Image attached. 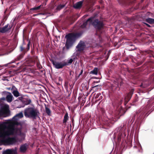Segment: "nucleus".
<instances>
[{
	"label": "nucleus",
	"mask_w": 154,
	"mask_h": 154,
	"mask_svg": "<svg viewBox=\"0 0 154 154\" xmlns=\"http://www.w3.org/2000/svg\"><path fill=\"white\" fill-rule=\"evenodd\" d=\"M100 95L101 94L100 93H98L96 95H95L94 96L95 98V99L98 98Z\"/></svg>",
	"instance_id": "nucleus-34"
},
{
	"label": "nucleus",
	"mask_w": 154,
	"mask_h": 154,
	"mask_svg": "<svg viewBox=\"0 0 154 154\" xmlns=\"http://www.w3.org/2000/svg\"><path fill=\"white\" fill-rule=\"evenodd\" d=\"M33 52L32 51H31V53H32V54H33Z\"/></svg>",
	"instance_id": "nucleus-49"
},
{
	"label": "nucleus",
	"mask_w": 154,
	"mask_h": 154,
	"mask_svg": "<svg viewBox=\"0 0 154 154\" xmlns=\"http://www.w3.org/2000/svg\"><path fill=\"white\" fill-rule=\"evenodd\" d=\"M145 24L146 25V26L149 27H150V25H149V24H147L146 23H145Z\"/></svg>",
	"instance_id": "nucleus-39"
},
{
	"label": "nucleus",
	"mask_w": 154,
	"mask_h": 154,
	"mask_svg": "<svg viewBox=\"0 0 154 154\" xmlns=\"http://www.w3.org/2000/svg\"><path fill=\"white\" fill-rule=\"evenodd\" d=\"M146 21L150 24H154V19L148 18L146 19Z\"/></svg>",
	"instance_id": "nucleus-22"
},
{
	"label": "nucleus",
	"mask_w": 154,
	"mask_h": 154,
	"mask_svg": "<svg viewBox=\"0 0 154 154\" xmlns=\"http://www.w3.org/2000/svg\"><path fill=\"white\" fill-rule=\"evenodd\" d=\"M39 60L38 59V57L37 56H34L32 57H30V60L29 61H31V63L34 64L35 62H37V61H39Z\"/></svg>",
	"instance_id": "nucleus-18"
},
{
	"label": "nucleus",
	"mask_w": 154,
	"mask_h": 154,
	"mask_svg": "<svg viewBox=\"0 0 154 154\" xmlns=\"http://www.w3.org/2000/svg\"><path fill=\"white\" fill-rule=\"evenodd\" d=\"M8 93V94L6 96V99L8 102H11L13 100V96L11 93Z\"/></svg>",
	"instance_id": "nucleus-17"
},
{
	"label": "nucleus",
	"mask_w": 154,
	"mask_h": 154,
	"mask_svg": "<svg viewBox=\"0 0 154 154\" xmlns=\"http://www.w3.org/2000/svg\"><path fill=\"white\" fill-rule=\"evenodd\" d=\"M69 86L71 87V85L70 84H69Z\"/></svg>",
	"instance_id": "nucleus-48"
},
{
	"label": "nucleus",
	"mask_w": 154,
	"mask_h": 154,
	"mask_svg": "<svg viewBox=\"0 0 154 154\" xmlns=\"http://www.w3.org/2000/svg\"><path fill=\"white\" fill-rule=\"evenodd\" d=\"M17 148L15 147L14 149H7L3 152L2 154H17Z\"/></svg>",
	"instance_id": "nucleus-12"
},
{
	"label": "nucleus",
	"mask_w": 154,
	"mask_h": 154,
	"mask_svg": "<svg viewBox=\"0 0 154 154\" xmlns=\"http://www.w3.org/2000/svg\"><path fill=\"white\" fill-rule=\"evenodd\" d=\"M69 82L67 81H65V82L64 86L65 88H68V85Z\"/></svg>",
	"instance_id": "nucleus-35"
},
{
	"label": "nucleus",
	"mask_w": 154,
	"mask_h": 154,
	"mask_svg": "<svg viewBox=\"0 0 154 154\" xmlns=\"http://www.w3.org/2000/svg\"><path fill=\"white\" fill-rule=\"evenodd\" d=\"M3 70V69H0V70Z\"/></svg>",
	"instance_id": "nucleus-45"
},
{
	"label": "nucleus",
	"mask_w": 154,
	"mask_h": 154,
	"mask_svg": "<svg viewBox=\"0 0 154 154\" xmlns=\"http://www.w3.org/2000/svg\"><path fill=\"white\" fill-rule=\"evenodd\" d=\"M148 56L149 57H150V56H149V55H148V56L147 57H148Z\"/></svg>",
	"instance_id": "nucleus-47"
},
{
	"label": "nucleus",
	"mask_w": 154,
	"mask_h": 154,
	"mask_svg": "<svg viewBox=\"0 0 154 154\" xmlns=\"http://www.w3.org/2000/svg\"><path fill=\"white\" fill-rule=\"evenodd\" d=\"M36 66L39 69H41L42 68V66L40 64L39 61H38L36 62Z\"/></svg>",
	"instance_id": "nucleus-30"
},
{
	"label": "nucleus",
	"mask_w": 154,
	"mask_h": 154,
	"mask_svg": "<svg viewBox=\"0 0 154 154\" xmlns=\"http://www.w3.org/2000/svg\"><path fill=\"white\" fill-rule=\"evenodd\" d=\"M21 134L20 130L15 128L13 124L4 122L0 125V138L2 143L8 145L13 144L17 142L16 138L9 137L6 138V137L14 134L20 135Z\"/></svg>",
	"instance_id": "nucleus-1"
},
{
	"label": "nucleus",
	"mask_w": 154,
	"mask_h": 154,
	"mask_svg": "<svg viewBox=\"0 0 154 154\" xmlns=\"http://www.w3.org/2000/svg\"><path fill=\"white\" fill-rule=\"evenodd\" d=\"M82 34L80 33H70L66 35L65 38L66 39L65 46L67 49L71 48L75 42L77 38Z\"/></svg>",
	"instance_id": "nucleus-3"
},
{
	"label": "nucleus",
	"mask_w": 154,
	"mask_h": 154,
	"mask_svg": "<svg viewBox=\"0 0 154 154\" xmlns=\"http://www.w3.org/2000/svg\"><path fill=\"white\" fill-rule=\"evenodd\" d=\"M24 114L26 118L33 120L36 119L37 118H39V111L33 107H29L25 109L24 111Z\"/></svg>",
	"instance_id": "nucleus-4"
},
{
	"label": "nucleus",
	"mask_w": 154,
	"mask_h": 154,
	"mask_svg": "<svg viewBox=\"0 0 154 154\" xmlns=\"http://www.w3.org/2000/svg\"><path fill=\"white\" fill-rule=\"evenodd\" d=\"M51 61L54 66L57 69L62 68L67 65L66 63H64V61L58 62L55 61L53 60H52Z\"/></svg>",
	"instance_id": "nucleus-6"
},
{
	"label": "nucleus",
	"mask_w": 154,
	"mask_h": 154,
	"mask_svg": "<svg viewBox=\"0 0 154 154\" xmlns=\"http://www.w3.org/2000/svg\"><path fill=\"white\" fill-rule=\"evenodd\" d=\"M83 1H81L77 2L74 5V8L76 9H80V8L82 5L83 3Z\"/></svg>",
	"instance_id": "nucleus-16"
},
{
	"label": "nucleus",
	"mask_w": 154,
	"mask_h": 154,
	"mask_svg": "<svg viewBox=\"0 0 154 154\" xmlns=\"http://www.w3.org/2000/svg\"><path fill=\"white\" fill-rule=\"evenodd\" d=\"M153 80L154 81V73L153 74Z\"/></svg>",
	"instance_id": "nucleus-42"
},
{
	"label": "nucleus",
	"mask_w": 154,
	"mask_h": 154,
	"mask_svg": "<svg viewBox=\"0 0 154 154\" xmlns=\"http://www.w3.org/2000/svg\"><path fill=\"white\" fill-rule=\"evenodd\" d=\"M31 103V100L30 99L27 100L25 104L26 105H28Z\"/></svg>",
	"instance_id": "nucleus-36"
},
{
	"label": "nucleus",
	"mask_w": 154,
	"mask_h": 154,
	"mask_svg": "<svg viewBox=\"0 0 154 154\" xmlns=\"http://www.w3.org/2000/svg\"><path fill=\"white\" fill-rule=\"evenodd\" d=\"M1 149V148H0V149Z\"/></svg>",
	"instance_id": "nucleus-52"
},
{
	"label": "nucleus",
	"mask_w": 154,
	"mask_h": 154,
	"mask_svg": "<svg viewBox=\"0 0 154 154\" xmlns=\"http://www.w3.org/2000/svg\"><path fill=\"white\" fill-rule=\"evenodd\" d=\"M1 116L4 115H8L10 113L9 107L8 105H5L0 108Z\"/></svg>",
	"instance_id": "nucleus-7"
},
{
	"label": "nucleus",
	"mask_w": 154,
	"mask_h": 154,
	"mask_svg": "<svg viewBox=\"0 0 154 154\" xmlns=\"http://www.w3.org/2000/svg\"><path fill=\"white\" fill-rule=\"evenodd\" d=\"M98 68H95L94 69L90 72V74H92L94 75H97L98 73Z\"/></svg>",
	"instance_id": "nucleus-24"
},
{
	"label": "nucleus",
	"mask_w": 154,
	"mask_h": 154,
	"mask_svg": "<svg viewBox=\"0 0 154 154\" xmlns=\"http://www.w3.org/2000/svg\"><path fill=\"white\" fill-rule=\"evenodd\" d=\"M83 69H82L81 70V71L80 72V73L79 75L78 76V77H79L82 73L83 72Z\"/></svg>",
	"instance_id": "nucleus-37"
},
{
	"label": "nucleus",
	"mask_w": 154,
	"mask_h": 154,
	"mask_svg": "<svg viewBox=\"0 0 154 154\" xmlns=\"http://www.w3.org/2000/svg\"><path fill=\"white\" fill-rule=\"evenodd\" d=\"M67 154H69L68 153H67Z\"/></svg>",
	"instance_id": "nucleus-51"
},
{
	"label": "nucleus",
	"mask_w": 154,
	"mask_h": 154,
	"mask_svg": "<svg viewBox=\"0 0 154 154\" xmlns=\"http://www.w3.org/2000/svg\"><path fill=\"white\" fill-rule=\"evenodd\" d=\"M45 110L46 113L47 114L48 116H50L51 115V111L50 109L48 108L47 106L45 104Z\"/></svg>",
	"instance_id": "nucleus-21"
},
{
	"label": "nucleus",
	"mask_w": 154,
	"mask_h": 154,
	"mask_svg": "<svg viewBox=\"0 0 154 154\" xmlns=\"http://www.w3.org/2000/svg\"><path fill=\"white\" fill-rule=\"evenodd\" d=\"M142 1L143 2V0H142Z\"/></svg>",
	"instance_id": "nucleus-50"
},
{
	"label": "nucleus",
	"mask_w": 154,
	"mask_h": 154,
	"mask_svg": "<svg viewBox=\"0 0 154 154\" xmlns=\"http://www.w3.org/2000/svg\"><path fill=\"white\" fill-rule=\"evenodd\" d=\"M65 6V5H60L57 6V10H60L61 9L63 8Z\"/></svg>",
	"instance_id": "nucleus-29"
},
{
	"label": "nucleus",
	"mask_w": 154,
	"mask_h": 154,
	"mask_svg": "<svg viewBox=\"0 0 154 154\" xmlns=\"http://www.w3.org/2000/svg\"><path fill=\"white\" fill-rule=\"evenodd\" d=\"M12 27V25H9L8 24L6 25L4 27H0V32L5 33L8 32Z\"/></svg>",
	"instance_id": "nucleus-10"
},
{
	"label": "nucleus",
	"mask_w": 154,
	"mask_h": 154,
	"mask_svg": "<svg viewBox=\"0 0 154 154\" xmlns=\"http://www.w3.org/2000/svg\"><path fill=\"white\" fill-rule=\"evenodd\" d=\"M23 115L22 112H20L19 113L17 114L12 118L13 121H17L19 119L23 117Z\"/></svg>",
	"instance_id": "nucleus-14"
},
{
	"label": "nucleus",
	"mask_w": 154,
	"mask_h": 154,
	"mask_svg": "<svg viewBox=\"0 0 154 154\" xmlns=\"http://www.w3.org/2000/svg\"><path fill=\"white\" fill-rule=\"evenodd\" d=\"M30 60V58H29L28 60H26V64H27L26 65L29 66H33L34 64L31 63V62L29 61Z\"/></svg>",
	"instance_id": "nucleus-25"
},
{
	"label": "nucleus",
	"mask_w": 154,
	"mask_h": 154,
	"mask_svg": "<svg viewBox=\"0 0 154 154\" xmlns=\"http://www.w3.org/2000/svg\"><path fill=\"white\" fill-rule=\"evenodd\" d=\"M121 137L119 136L118 138V141L119 142L121 140Z\"/></svg>",
	"instance_id": "nucleus-38"
},
{
	"label": "nucleus",
	"mask_w": 154,
	"mask_h": 154,
	"mask_svg": "<svg viewBox=\"0 0 154 154\" xmlns=\"http://www.w3.org/2000/svg\"><path fill=\"white\" fill-rule=\"evenodd\" d=\"M11 88H8V89H9V90H10V89Z\"/></svg>",
	"instance_id": "nucleus-46"
},
{
	"label": "nucleus",
	"mask_w": 154,
	"mask_h": 154,
	"mask_svg": "<svg viewBox=\"0 0 154 154\" xmlns=\"http://www.w3.org/2000/svg\"><path fill=\"white\" fill-rule=\"evenodd\" d=\"M101 97H102V96H100L99 99V100H100V99L101 98Z\"/></svg>",
	"instance_id": "nucleus-44"
},
{
	"label": "nucleus",
	"mask_w": 154,
	"mask_h": 154,
	"mask_svg": "<svg viewBox=\"0 0 154 154\" xmlns=\"http://www.w3.org/2000/svg\"><path fill=\"white\" fill-rule=\"evenodd\" d=\"M85 46V43L83 41H80L76 46L77 51L79 52L83 51Z\"/></svg>",
	"instance_id": "nucleus-9"
},
{
	"label": "nucleus",
	"mask_w": 154,
	"mask_h": 154,
	"mask_svg": "<svg viewBox=\"0 0 154 154\" xmlns=\"http://www.w3.org/2000/svg\"><path fill=\"white\" fill-rule=\"evenodd\" d=\"M149 85L147 84H146L144 82H143L141 83L140 86L143 88H145L149 86Z\"/></svg>",
	"instance_id": "nucleus-26"
},
{
	"label": "nucleus",
	"mask_w": 154,
	"mask_h": 154,
	"mask_svg": "<svg viewBox=\"0 0 154 154\" xmlns=\"http://www.w3.org/2000/svg\"><path fill=\"white\" fill-rule=\"evenodd\" d=\"M93 21L92 25L95 29L96 31L95 35L98 37L97 41L98 43L100 42L101 41V35L104 32V24L103 22L98 19H95V16H92Z\"/></svg>",
	"instance_id": "nucleus-2"
},
{
	"label": "nucleus",
	"mask_w": 154,
	"mask_h": 154,
	"mask_svg": "<svg viewBox=\"0 0 154 154\" xmlns=\"http://www.w3.org/2000/svg\"><path fill=\"white\" fill-rule=\"evenodd\" d=\"M147 108V107H145L144 108V110H146ZM146 111H147L146 110L144 112V113H143V115L146 112Z\"/></svg>",
	"instance_id": "nucleus-40"
},
{
	"label": "nucleus",
	"mask_w": 154,
	"mask_h": 154,
	"mask_svg": "<svg viewBox=\"0 0 154 154\" xmlns=\"http://www.w3.org/2000/svg\"><path fill=\"white\" fill-rule=\"evenodd\" d=\"M93 18L92 17V16L88 18L87 20L84 22L83 24L81 25L82 27L83 28L85 27L88 22H89L90 25L91 24H92V21H93Z\"/></svg>",
	"instance_id": "nucleus-15"
},
{
	"label": "nucleus",
	"mask_w": 154,
	"mask_h": 154,
	"mask_svg": "<svg viewBox=\"0 0 154 154\" xmlns=\"http://www.w3.org/2000/svg\"><path fill=\"white\" fill-rule=\"evenodd\" d=\"M150 52V50L149 51H145L143 52V54L146 55V54H148Z\"/></svg>",
	"instance_id": "nucleus-33"
},
{
	"label": "nucleus",
	"mask_w": 154,
	"mask_h": 154,
	"mask_svg": "<svg viewBox=\"0 0 154 154\" xmlns=\"http://www.w3.org/2000/svg\"><path fill=\"white\" fill-rule=\"evenodd\" d=\"M109 89L110 91L113 93H116L119 90L118 83L116 82L113 84H111L109 87Z\"/></svg>",
	"instance_id": "nucleus-8"
},
{
	"label": "nucleus",
	"mask_w": 154,
	"mask_h": 154,
	"mask_svg": "<svg viewBox=\"0 0 154 154\" xmlns=\"http://www.w3.org/2000/svg\"><path fill=\"white\" fill-rule=\"evenodd\" d=\"M124 111V110H123V109H122L121 110H120V111H122V112H123Z\"/></svg>",
	"instance_id": "nucleus-43"
},
{
	"label": "nucleus",
	"mask_w": 154,
	"mask_h": 154,
	"mask_svg": "<svg viewBox=\"0 0 154 154\" xmlns=\"http://www.w3.org/2000/svg\"><path fill=\"white\" fill-rule=\"evenodd\" d=\"M134 91V89H131L125 97L124 102V104L125 105H126L131 99L132 95L133 94Z\"/></svg>",
	"instance_id": "nucleus-11"
},
{
	"label": "nucleus",
	"mask_w": 154,
	"mask_h": 154,
	"mask_svg": "<svg viewBox=\"0 0 154 154\" xmlns=\"http://www.w3.org/2000/svg\"><path fill=\"white\" fill-rule=\"evenodd\" d=\"M42 6V5H40V6L37 7H35L34 8H33L30 9L31 11H34V10H37L39 9Z\"/></svg>",
	"instance_id": "nucleus-28"
},
{
	"label": "nucleus",
	"mask_w": 154,
	"mask_h": 154,
	"mask_svg": "<svg viewBox=\"0 0 154 154\" xmlns=\"http://www.w3.org/2000/svg\"><path fill=\"white\" fill-rule=\"evenodd\" d=\"M146 58H143L142 60H141V61H137V64L138 66H139L141 64H142L143 62V61L145 60Z\"/></svg>",
	"instance_id": "nucleus-31"
},
{
	"label": "nucleus",
	"mask_w": 154,
	"mask_h": 154,
	"mask_svg": "<svg viewBox=\"0 0 154 154\" xmlns=\"http://www.w3.org/2000/svg\"><path fill=\"white\" fill-rule=\"evenodd\" d=\"M152 63V62L151 61H148L146 62L144 64L146 65L147 66V67L149 66L150 65H151Z\"/></svg>",
	"instance_id": "nucleus-32"
},
{
	"label": "nucleus",
	"mask_w": 154,
	"mask_h": 154,
	"mask_svg": "<svg viewBox=\"0 0 154 154\" xmlns=\"http://www.w3.org/2000/svg\"><path fill=\"white\" fill-rule=\"evenodd\" d=\"M69 117L68 115V113L66 112L65 113L63 120V123L64 124H66L67 122L69 120Z\"/></svg>",
	"instance_id": "nucleus-20"
},
{
	"label": "nucleus",
	"mask_w": 154,
	"mask_h": 154,
	"mask_svg": "<svg viewBox=\"0 0 154 154\" xmlns=\"http://www.w3.org/2000/svg\"><path fill=\"white\" fill-rule=\"evenodd\" d=\"M30 44L32 45L31 42H30V41L28 42V43L26 46L25 43L24 42L23 43L22 45L20 47V50L21 51H23V53L17 57L16 59L17 60H20L22 59L26 52L29 50Z\"/></svg>",
	"instance_id": "nucleus-5"
},
{
	"label": "nucleus",
	"mask_w": 154,
	"mask_h": 154,
	"mask_svg": "<svg viewBox=\"0 0 154 154\" xmlns=\"http://www.w3.org/2000/svg\"><path fill=\"white\" fill-rule=\"evenodd\" d=\"M12 93L15 97H17L20 96L19 92L17 90L13 91Z\"/></svg>",
	"instance_id": "nucleus-23"
},
{
	"label": "nucleus",
	"mask_w": 154,
	"mask_h": 154,
	"mask_svg": "<svg viewBox=\"0 0 154 154\" xmlns=\"http://www.w3.org/2000/svg\"><path fill=\"white\" fill-rule=\"evenodd\" d=\"M67 61V62H64V63H66L67 64L66 66L71 64L73 61V60L71 58L69 60H68Z\"/></svg>",
	"instance_id": "nucleus-27"
},
{
	"label": "nucleus",
	"mask_w": 154,
	"mask_h": 154,
	"mask_svg": "<svg viewBox=\"0 0 154 154\" xmlns=\"http://www.w3.org/2000/svg\"><path fill=\"white\" fill-rule=\"evenodd\" d=\"M26 144H24L22 145L20 147V151L22 152H25L27 149Z\"/></svg>",
	"instance_id": "nucleus-19"
},
{
	"label": "nucleus",
	"mask_w": 154,
	"mask_h": 154,
	"mask_svg": "<svg viewBox=\"0 0 154 154\" xmlns=\"http://www.w3.org/2000/svg\"><path fill=\"white\" fill-rule=\"evenodd\" d=\"M100 81L98 82L94 81L92 83V90L94 91H96L97 90L100 89L101 88V86L99 85H96L95 84V83H97L98 82H99Z\"/></svg>",
	"instance_id": "nucleus-13"
},
{
	"label": "nucleus",
	"mask_w": 154,
	"mask_h": 154,
	"mask_svg": "<svg viewBox=\"0 0 154 154\" xmlns=\"http://www.w3.org/2000/svg\"><path fill=\"white\" fill-rule=\"evenodd\" d=\"M122 101V100H120V102L119 103V105L121 104Z\"/></svg>",
	"instance_id": "nucleus-41"
}]
</instances>
